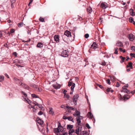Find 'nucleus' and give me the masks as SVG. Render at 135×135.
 <instances>
[{
    "instance_id": "f257e3e1",
    "label": "nucleus",
    "mask_w": 135,
    "mask_h": 135,
    "mask_svg": "<svg viewBox=\"0 0 135 135\" xmlns=\"http://www.w3.org/2000/svg\"><path fill=\"white\" fill-rule=\"evenodd\" d=\"M21 92L22 94L24 95L23 96V98L24 100L27 103L30 104V107L29 106V108H32V111H34V106L32 105V104H33V103L31 102V101L29 100V99L27 98V94L26 93H25L24 92L22 91Z\"/></svg>"
},
{
    "instance_id": "f03ea898",
    "label": "nucleus",
    "mask_w": 135,
    "mask_h": 135,
    "mask_svg": "<svg viewBox=\"0 0 135 135\" xmlns=\"http://www.w3.org/2000/svg\"><path fill=\"white\" fill-rule=\"evenodd\" d=\"M58 127L57 128L54 129V132L56 133V134L60 133V132H62L63 131V129L62 127L61 126L60 123L58 122Z\"/></svg>"
},
{
    "instance_id": "7ed1b4c3",
    "label": "nucleus",
    "mask_w": 135,
    "mask_h": 135,
    "mask_svg": "<svg viewBox=\"0 0 135 135\" xmlns=\"http://www.w3.org/2000/svg\"><path fill=\"white\" fill-rule=\"evenodd\" d=\"M68 51L67 50H65L62 52L61 55L64 57H66L68 56Z\"/></svg>"
},
{
    "instance_id": "20e7f679",
    "label": "nucleus",
    "mask_w": 135,
    "mask_h": 135,
    "mask_svg": "<svg viewBox=\"0 0 135 135\" xmlns=\"http://www.w3.org/2000/svg\"><path fill=\"white\" fill-rule=\"evenodd\" d=\"M36 105H37V106L40 109V110H45L44 108L42 106V105L41 104H38L35 101H34V107ZM36 108L37 107H34V109L35 108Z\"/></svg>"
},
{
    "instance_id": "39448f33",
    "label": "nucleus",
    "mask_w": 135,
    "mask_h": 135,
    "mask_svg": "<svg viewBox=\"0 0 135 135\" xmlns=\"http://www.w3.org/2000/svg\"><path fill=\"white\" fill-rule=\"evenodd\" d=\"M36 122L37 125L38 127H38V124H39V125H40V126L41 127L42 126V125L44 123L43 121L38 118L37 119Z\"/></svg>"
},
{
    "instance_id": "423d86ee",
    "label": "nucleus",
    "mask_w": 135,
    "mask_h": 135,
    "mask_svg": "<svg viewBox=\"0 0 135 135\" xmlns=\"http://www.w3.org/2000/svg\"><path fill=\"white\" fill-rule=\"evenodd\" d=\"M79 97V96L78 94H76L74 96L73 98V100L75 105L77 104V101Z\"/></svg>"
},
{
    "instance_id": "0eeeda50",
    "label": "nucleus",
    "mask_w": 135,
    "mask_h": 135,
    "mask_svg": "<svg viewBox=\"0 0 135 135\" xmlns=\"http://www.w3.org/2000/svg\"><path fill=\"white\" fill-rule=\"evenodd\" d=\"M63 118L64 119H68L69 121H71L73 123L74 122V121L73 120V118L71 116L67 117L65 115L64 116H63Z\"/></svg>"
},
{
    "instance_id": "6e6552de",
    "label": "nucleus",
    "mask_w": 135,
    "mask_h": 135,
    "mask_svg": "<svg viewBox=\"0 0 135 135\" xmlns=\"http://www.w3.org/2000/svg\"><path fill=\"white\" fill-rule=\"evenodd\" d=\"M83 118V117L81 116H79L76 118V119L77 121V123L78 125L80 124L81 122V119Z\"/></svg>"
},
{
    "instance_id": "1a4fd4ad",
    "label": "nucleus",
    "mask_w": 135,
    "mask_h": 135,
    "mask_svg": "<svg viewBox=\"0 0 135 135\" xmlns=\"http://www.w3.org/2000/svg\"><path fill=\"white\" fill-rule=\"evenodd\" d=\"M128 37L131 41H133L135 38L134 36L131 33H130L128 35Z\"/></svg>"
},
{
    "instance_id": "9d476101",
    "label": "nucleus",
    "mask_w": 135,
    "mask_h": 135,
    "mask_svg": "<svg viewBox=\"0 0 135 135\" xmlns=\"http://www.w3.org/2000/svg\"><path fill=\"white\" fill-rule=\"evenodd\" d=\"M81 127L80 128L79 126H77L75 133L78 135L79 134L80 132L81 131Z\"/></svg>"
},
{
    "instance_id": "9b49d317",
    "label": "nucleus",
    "mask_w": 135,
    "mask_h": 135,
    "mask_svg": "<svg viewBox=\"0 0 135 135\" xmlns=\"http://www.w3.org/2000/svg\"><path fill=\"white\" fill-rule=\"evenodd\" d=\"M66 108L68 109V112H71V110H76V108H73L72 107H69L68 106H66Z\"/></svg>"
},
{
    "instance_id": "f8f14e48",
    "label": "nucleus",
    "mask_w": 135,
    "mask_h": 135,
    "mask_svg": "<svg viewBox=\"0 0 135 135\" xmlns=\"http://www.w3.org/2000/svg\"><path fill=\"white\" fill-rule=\"evenodd\" d=\"M76 110V111L73 114V115L75 117H78L79 116H80V112L78 111H77V110Z\"/></svg>"
},
{
    "instance_id": "ddd939ff",
    "label": "nucleus",
    "mask_w": 135,
    "mask_h": 135,
    "mask_svg": "<svg viewBox=\"0 0 135 135\" xmlns=\"http://www.w3.org/2000/svg\"><path fill=\"white\" fill-rule=\"evenodd\" d=\"M54 38L55 41L57 43L59 42V35H55L54 36Z\"/></svg>"
},
{
    "instance_id": "4468645a",
    "label": "nucleus",
    "mask_w": 135,
    "mask_h": 135,
    "mask_svg": "<svg viewBox=\"0 0 135 135\" xmlns=\"http://www.w3.org/2000/svg\"><path fill=\"white\" fill-rule=\"evenodd\" d=\"M64 35L66 36L67 37H69L71 36V34L70 32L68 30H66L64 33Z\"/></svg>"
},
{
    "instance_id": "2eb2a0df",
    "label": "nucleus",
    "mask_w": 135,
    "mask_h": 135,
    "mask_svg": "<svg viewBox=\"0 0 135 135\" xmlns=\"http://www.w3.org/2000/svg\"><path fill=\"white\" fill-rule=\"evenodd\" d=\"M62 41L61 40V41L62 43H64V42H66L67 38L64 34L62 35Z\"/></svg>"
},
{
    "instance_id": "dca6fc26",
    "label": "nucleus",
    "mask_w": 135,
    "mask_h": 135,
    "mask_svg": "<svg viewBox=\"0 0 135 135\" xmlns=\"http://www.w3.org/2000/svg\"><path fill=\"white\" fill-rule=\"evenodd\" d=\"M116 45L118 47H122L123 46V44L122 42L119 41H117L116 44Z\"/></svg>"
},
{
    "instance_id": "f3484780",
    "label": "nucleus",
    "mask_w": 135,
    "mask_h": 135,
    "mask_svg": "<svg viewBox=\"0 0 135 135\" xmlns=\"http://www.w3.org/2000/svg\"><path fill=\"white\" fill-rule=\"evenodd\" d=\"M133 11V10L132 9H130L129 10L130 14L132 16H134L135 15V13Z\"/></svg>"
},
{
    "instance_id": "a211bd4d",
    "label": "nucleus",
    "mask_w": 135,
    "mask_h": 135,
    "mask_svg": "<svg viewBox=\"0 0 135 135\" xmlns=\"http://www.w3.org/2000/svg\"><path fill=\"white\" fill-rule=\"evenodd\" d=\"M81 135H89L88 133L86 131H82L81 133Z\"/></svg>"
},
{
    "instance_id": "6ab92c4d",
    "label": "nucleus",
    "mask_w": 135,
    "mask_h": 135,
    "mask_svg": "<svg viewBox=\"0 0 135 135\" xmlns=\"http://www.w3.org/2000/svg\"><path fill=\"white\" fill-rule=\"evenodd\" d=\"M101 8L104 9H105L108 7L107 6L106 4H105L104 3H102L101 4Z\"/></svg>"
},
{
    "instance_id": "aec40b11",
    "label": "nucleus",
    "mask_w": 135,
    "mask_h": 135,
    "mask_svg": "<svg viewBox=\"0 0 135 135\" xmlns=\"http://www.w3.org/2000/svg\"><path fill=\"white\" fill-rule=\"evenodd\" d=\"M43 45L41 42L38 43L37 45L36 46L37 47L41 48L43 47Z\"/></svg>"
},
{
    "instance_id": "412c9836",
    "label": "nucleus",
    "mask_w": 135,
    "mask_h": 135,
    "mask_svg": "<svg viewBox=\"0 0 135 135\" xmlns=\"http://www.w3.org/2000/svg\"><path fill=\"white\" fill-rule=\"evenodd\" d=\"M11 2V6L12 8L14 7L16 0H10Z\"/></svg>"
},
{
    "instance_id": "4be33fe9",
    "label": "nucleus",
    "mask_w": 135,
    "mask_h": 135,
    "mask_svg": "<svg viewBox=\"0 0 135 135\" xmlns=\"http://www.w3.org/2000/svg\"><path fill=\"white\" fill-rule=\"evenodd\" d=\"M97 45L95 42L93 43V44L91 45V47L94 49H95L97 48Z\"/></svg>"
},
{
    "instance_id": "5701e85b",
    "label": "nucleus",
    "mask_w": 135,
    "mask_h": 135,
    "mask_svg": "<svg viewBox=\"0 0 135 135\" xmlns=\"http://www.w3.org/2000/svg\"><path fill=\"white\" fill-rule=\"evenodd\" d=\"M132 62H129L128 63V64L127 65V68L130 67L131 69H132Z\"/></svg>"
},
{
    "instance_id": "b1692460",
    "label": "nucleus",
    "mask_w": 135,
    "mask_h": 135,
    "mask_svg": "<svg viewBox=\"0 0 135 135\" xmlns=\"http://www.w3.org/2000/svg\"><path fill=\"white\" fill-rule=\"evenodd\" d=\"M74 127L73 125L68 124L67 126V128L68 129L70 130L71 129Z\"/></svg>"
},
{
    "instance_id": "393cba45",
    "label": "nucleus",
    "mask_w": 135,
    "mask_h": 135,
    "mask_svg": "<svg viewBox=\"0 0 135 135\" xmlns=\"http://www.w3.org/2000/svg\"><path fill=\"white\" fill-rule=\"evenodd\" d=\"M132 95H125L124 96V99H128L129 98H130Z\"/></svg>"
},
{
    "instance_id": "a878e982",
    "label": "nucleus",
    "mask_w": 135,
    "mask_h": 135,
    "mask_svg": "<svg viewBox=\"0 0 135 135\" xmlns=\"http://www.w3.org/2000/svg\"><path fill=\"white\" fill-rule=\"evenodd\" d=\"M75 132L74 130L73 129H72L69 130V135H72V133Z\"/></svg>"
},
{
    "instance_id": "bb28decb",
    "label": "nucleus",
    "mask_w": 135,
    "mask_h": 135,
    "mask_svg": "<svg viewBox=\"0 0 135 135\" xmlns=\"http://www.w3.org/2000/svg\"><path fill=\"white\" fill-rule=\"evenodd\" d=\"M52 86L53 87L55 88L56 89H58L60 87V85H56L55 84H53L52 85Z\"/></svg>"
},
{
    "instance_id": "cd10ccee",
    "label": "nucleus",
    "mask_w": 135,
    "mask_h": 135,
    "mask_svg": "<svg viewBox=\"0 0 135 135\" xmlns=\"http://www.w3.org/2000/svg\"><path fill=\"white\" fill-rule=\"evenodd\" d=\"M87 116L88 117H89L91 119H92L93 118V114H92L90 112H89L88 113V114H87Z\"/></svg>"
},
{
    "instance_id": "c85d7f7f",
    "label": "nucleus",
    "mask_w": 135,
    "mask_h": 135,
    "mask_svg": "<svg viewBox=\"0 0 135 135\" xmlns=\"http://www.w3.org/2000/svg\"><path fill=\"white\" fill-rule=\"evenodd\" d=\"M20 85H21L22 86H23V88H24L27 89H28V86L27 85H26L24 84H23V83H22L20 84Z\"/></svg>"
},
{
    "instance_id": "c756f323",
    "label": "nucleus",
    "mask_w": 135,
    "mask_h": 135,
    "mask_svg": "<svg viewBox=\"0 0 135 135\" xmlns=\"http://www.w3.org/2000/svg\"><path fill=\"white\" fill-rule=\"evenodd\" d=\"M87 10L88 12L89 13H90L92 12V9L91 7H89L87 8Z\"/></svg>"
},
{
    "instance_id": "7c9ffc66",
    "label": "nucleus",
    "mask_w": 135,
    "mask_h": 135,
    "mask_svg": "<svg viewBox=\"0 0 135 135\" xmlns=\"http://www.w3.org/2000/svg\"><path fill=\"white\" fill-rule=\"evenodd\" d=\"M34 98H37V102H38L41 101V99L39 98V97L37 95L34 94Z\"/></svg>"
},
{
    "instance_id": "2f4dec72",
    "label": "nucleus",
    "mask_w": 135,
    "mask_h": 135,
    "mask_svg": "<svg viewBox=\"0 0 135 135\" xmlns=\"http://www.w3.org/2000/svg\"><path fill=\"white\" fill-rule=\"evenodd\" d=\"M75 84L74 83H73V84L72 85L71 87V91H74V88L75 87Z\"/></svg>"
},
{
    "instance_id": "473e14b6",
    "label": "nucleus",
    "mask_w": 135,
    "mask_h": 135,
    "mask_svg": "<svg viewBox=\"0 0 135 135\" xmlns=\"http://www.w3.org/2000/svg\"><path fill=\"white\" fill-rule=\"evenodd\" d=\"M99 64L103 66H105L106 64V62L104 61L100 62Z\"/></svg>"
},
{
    "instance_id": "72a5a7b5",
    "label": "nucleus",
    "mask_w": 135,
    "mask_h": 135,
    "mask_svg": "<svg viewBox=\"0 0 135 135\" xmlns=\"http://www.w3.org/2000/svg\"><path fill=\"white\" fill-rule=\"evenodd\" d=\"M4 77L3 76L0 75V81H3L4 80Z\"/></svg>"
},
{
    "instance_id": "f704fd0d",
    "label": "nucleus",
    "mask_w": 135,
    "mask_h": 135,
    "mask_svg": "<svg viewBox=\"0 0 135 135\" xmlns=\"http://www.w3.org/2000/svg\"><path fill=\"white\" fill-rule=\"evenodd\" d=\"M35 89L37 91H40L39 88L38 87V86L36 85H34V89Z\"/></svg>"
},
{
    "instance_id": "c9c22d12",
    "label": "nucleus",
    "mask_w": 135,
    "mask_h": 135,
    "mask_svg": "<svg viewBox=\"0 0 135 135\" xmlns=\"http://www.w3.org/2000/svg\"><path fill=\"white\" fill-rule=\"evenodd\" d=\"M49 112L50 114H51L52 115H53L54 114V112L52 111V108L50 109Z\"/></svg>"
},
{
    "instance_id": "e433bc0d",
    "label": "nucleus",
    "mask_w": 135,
    "mask_h": 135,
    "mask_svg": "<svg viewBox=\"0 0 135 135\" xmlns=\"http://www.w3.org/2000/svg\"><path fill=\"white\" fill-rule=\"evenodd\" d=\"M68 133L67 132H66L62 133L61 134L60 133L57 134H56L57 135H68Z\"/></svg>"
},
{
    "instance_id": "4c0bfd02",
    "label": "nucleus",
    "mask_w": 135,
    "mask_h": 135,
    "mask_svg": "<svg viewBox=\"0 0 135 135\" xmlns=\"http://www.w3.org/2000/svg\"><path fill=\"white\" fill-rule=\"evenodd\" d=\"M23 22H21L18 24V27H21L23 26Z\"/></svg>"
},
{
    "instance_id": "58836bf2",
    "label": "nucleus",
    "mask_w": 135,
    "mask_h": 135,
    "mask_svg": "<svg viewBox=\"0 0 135 135\" xmlns=\"http://www.w3.org/2000/svg\"><path fill=\"white\" fill-rule=\"evenodd\" d=\"M39 20L41 22H45V20L44 18L41 17H40L39 18Z\"/></svg>"
},
{
    "instance_id": "ea45409f",
    "label": "nucleus",
    "mask_w": 135,
    "mask_h": 135,
    "mask_svg": "<svg viewBox=\"0 0 135 135\" xmlns=\"http://www.w3.org/2000/svg\"><path fill=\"white\" fill-rule=\"evenodd\" d=\"M115 52H114V53L116 54H118V48H115Z\"/></svg>"
},
{
    "instance_id": "a19ab883",
    "label": "nucleus",
    "mask_w": 135,
    "mask_h": 135,
    "mask_svg": "<svg viewBox=\"0 0 135 135\" xmlns=\"http://www.w3.org/2000/svg\"><path fill=\"white\" fill-rule=\"evenodd\" d=\"M130 55L132 57H135V54L134 53H131L130 54Z\"/></svg>"
},
{
    "instance_id": "79ce46f5",
    "label": "nucleus",
    "mask_w": 135,
    "mask_h": 135,
    "mask_svg": "<svg viewBox=\"0 0 135 135\" xmlns=\"http://www.w3.org/2000/svg\"><path fill=\"white\" fill-rule=\"evenodd\" d=\"M131 49L132 50L135 51V46H132L131 47Z\"/></svg>"
},
{
    "instance_id": "37998d69",
    "label": "nucleus",
    "mask_w": 135,
    "mask_h": 135,
    "mask_svg": "<svg viewBox=\"0 0 135 135\" xmlns=\"http://www.w3.org/2000/svg\"><path fill=\"white\" fill-rule=\"evenodd\" d=\"M124 91L128 94L130 93V91L127 89H126V90H125Z\"/></svg>"
},
{
    "instance_id": "c03bdc74",
    "label": "nucleus",
    "mask_w": 135,
    "mask_h": 135,
    "mask_svg": "<svg viewBox=\"0 0 135 135\" xmlns=\"http://www.w3.org/2000/svg\"><path fill=\"white\" fill-rule=\"evenodd\" d=\"M73 84V83L72 81H69L68 82V85L69 86H71Z\"/></svg>"
},
{
    "instance_id": "a18cd8bd",
    "label": "nucleus",
    "mask_w": 135,
    "mask_h": 135,
    "mask_svg": "<svg viewBox=\"0 0 135 135\" xmlns=\"http://www.w3.org/2000/svg\"><path fill=\"white\" fill-rule=\"evenodd\" d=\"M64 97L65 98H69V95L68 94H64Z\"/></svg>"
},
{
    "instance_id": "49530a36",
    "label": "nucleus",
    "mask_w": 135,
    "mask_h": 135,
    "mask_svg": "<svg viewBox=\"0 0 135 135\" xmlns=\"http://www.w3.org/2000/svg\"><path fill=\"white\" fill-rule=\"evenodd\" d=\"M129 21L131 23H132L134 21L132 17H130L129 18Z\"/></svg>"
},
{
    "instance_id": "de8ad7c7",
    "label": "nucleus",
    "mask_w": 135,
    "mask_h": 135,
    "mask_svg": "<svg viewBox=\"0 0 135 135\" xmlns=\"http://www.w3.org/2000/svg\"><path fill=\"white\" fill-rule=\"evenodd\" d=\"M89 36V34L88 33H86L85 35V37L86 38H88Z\"/></svg>"
},
{
    "instance_id": "09e8293b",
    "label": "nucleus",
    "mask_w": 135,
    "mask_h": 135,
    "mask_svg": "<svg viewBox=\"0 0 135 135\" xmlns=\"http://www.w3.org/2000/svg\"><path fill=\"white\" fill-rule=\"evenodd\" d=\"M107 83L108 84H110V80L109 79H108L107 80Z\"/></svg>"
},
{
    "instance_id": "8fccbe9b",
    "label": "nucleus",
    "mask_w": 135,
    "mask_h": 135,
    "mask_svg": "<svg viewBox=\"0 0 135 135\" xmlns=\"http://www.w3.org/2000/svg\"><path fill=\"white\" fill-rule=\"evenodd\" d=\"M43 114V112L42 111H40L38 112V114L39 115H41L42 114Z\"/></svg>"
},
{
    "instance_id": "3c124183",
    "label": "nucleus",
    "mask_w": 135,
    "mask_h": 135,
    "mask_svg": "<svg viewBox=\"0 0 135 135\" xmlns=\"http://www.w3.org/2000/svg\"><path fill=\"white\" fill-rule=\"evenodd\" d=\"M15 32V30L13 29H11L10 31V33H13Z\"/></svg>"
},
{
    "instance_id": "603ef678",
    "label": "nucleus",
    "mask_w": 135,
    "mask_h": 135,
    "mask_svg": "<svg viewBox=\"0 0 135 135\" xmlns=\"http://www.w3.org/2000/svg\"><path fill=\"white\" fill-rule=\"evenodd\" d=\"M86 126L89 129L90 128V127L88 123H87L86 124Z\"/></svg>"
},
{
    "instance_id": "864d4df0",
    "label": "nucleus",
    "mask_w": 135,
    "mask_h": 135,
    "mask_svg": "<svg viewBox=\"0 0 135 135\" xmlns=\"http://www.w3.org/2000/svg\"><path fill=\"white\" fill-rule=\"evenodd\" d=\"M135 93V89L133 90L130 92V93L132 94V95H133Z\"/></svg>"
},
{
    "instance_id": "5fc2aeb1",
    "label": "nucleus",
    "mask_w": 135,
    "mask_h": 135,
    "mask_svg": "<svg viewBox=\"0 0 135 135\" xmlns=\"http://www.w3.org/2000/svg\"><path fill=\"white\" fill-rule=\"evenodd\" d=\"M120 84H119V83L118 82H117L116 85V86L117 87H118L120 86Z\"/></svg>"
},
{
    "instance_id": "6e6d98bb",
    "label": "nucleus",
    "mask_w": 135,
    "mask_h": 135,
    "mask_svg": "<svg viewBox=\"0 0 135 135\" xmlns=\"http://www.w3.org/2000/svg\"><path fill=\"white\" fill-rule=\"evenodd\" d=\"M67 91L66 90H64L62 92V93L64 94H66V92Z\"/></svg>"
},
{
    "instance_id": "4d7b16f0",
    "label": "nucleus",
    "mask_w": 135,
    "mask_h": 135,
    "mask_svg": "<svg viewBox=\"0 0 135 135\" xmlns=\"http://www.w3.org/2000/svg\"><path fill=\"white\" fill-rule=\"evenodd\" d=\"M110 89H111V88H108L107 89V92H108L110 91Z\"/></svg>"
},
{
    "instance_id": "13d9d810",
    "label": "nucleus",
    "mask_w": 135,
    "mask_h": 135,
    "mask_svg": "<svg viewBox=\"0 0 135 135\" xmlns=\"http://www.w3.org/2000/svg\"><path fill=\"white\" fill-rule=\"evenodd\" d=\"M33 1V0H30V2L28 4V6H29L30 3H31Z\"/></svg>"
},
{
    "instance_id": "bf43d9fd",
    "label": "nucleus",
    "mask_w": 135,
    "mask_h": 135,
    "mask_svg": "<svg viewBox=\"0 0 135 135\" xmlns=\"http://www.w3.org/2000/svg\"><path fill=\"white\" fill-rule=\"evenodd\" d=\"M98 86L100 88H103L102 86V85H100L98 84Z\"/></svg>"
},
{
    "instance_id": "052dcab7",
    "label": "nucleus",
    "mask_w": 135,
    "mask_h": 135,
    "mask_svg": "<svg viewBox=\"0 0 135 135\" xmlns=\"http://www.w3.org/2000/svg\"><path fill=\"white\" fill-rule=\"evenodd\" d=\"M5 76L6 77H7V78H9V76H8V75H7V74H5Z\"/></svg>"
},
{
    "instance_id": "680f3d73",
    "label": "nucleus",
    "mask_w": 135,
    "mask_h": 135,
    "mask_svg": "<svg viewBox=\"0 0 135 135\" xmlns=\"http://www.w3.org/2000/svg\"><path fill=\"white\" fill-rule=\"evenodd\" d=\"M119 50L121 52H122V51L123 49L122 48L120 47L119 48Z\"/></svg>"
},
{
    "instance_id": "e2e57ef3",
    "label": "nucleus",
    "mask_w": 135,
    "mask_h": 135,
    "mask_svg": "<svg viewBox=\"0 0 135 135\" xmlns=\"http://www.w3.org/2000/svg\"><path fill=\"white\" fill-rule=\"evenodd\" d=\"M124 86L126 88H127L128 87V84H126Z\"/></svg>"
},
{
    "instance_id": "0e129e2a",
    "label": "nucleus",
    "mask_w": 135,
    "mask_h": 135,
    "mask_svg": "<svg viewBox=\"0 0 135 135\" xmlns=\"http://www.w3.org/2000/svg\"><path fill=\"white\" fill-rule=\"evenodd\" d=\"M7 22L8 23H10L11 22V21L10 20H7Z\"/></svg>"
},
{
    "instance_id": "69168bd1",
    "label": "nucleus",
    "mask_w": 135,
    "mask_h": 135,
    "mask_svg": "<svg viewBox=\"0 0 135 135\" xmlns=\"http://www.w3.org/2000/svg\"><path fill=\"white\" fill-rule=\"evenodd\" d=\"M122 89H124L125 90L126 89H127L124 86L123 87Z\"/></svg>"
},
{
    "instance_id": "338daca9",
    "label": "nucleus",
    "mask_w": 135,
    "mask_h": 135,
    "mask_svg": "<svg viewBox=\"0 0 135 135\" xmlns=\"http://www.w3.org/2000/svg\"><path fill=\"white\" fill-rule=\"evenodd\" d=\"M127 71H129L130 70V69H127Z\"/></svg>"
},
{
    "instance_id": "774afa93",
    "label": "nucleus",
    "mask_w": 135,
    "mask_h": 135,
    "mask_svg": "<svg viewBox=\"0 0 135 135\" xmlns=\"http://www.w3.org/2000/svg\"><path fill=\"white\" fill-rule=\"evenodd\" d=\"M129 59V58L128 56L127 57V59H126V60L127 61Z\"/></svg>"
}]
</instances>
